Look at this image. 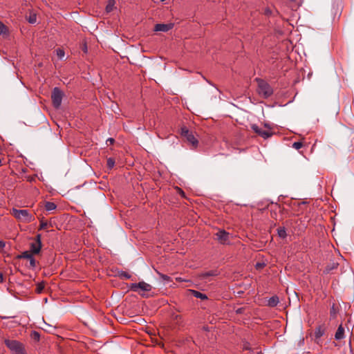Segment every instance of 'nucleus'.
Masks as SVG:
<instances>
[{
    "mask_svg": "<svg viewBox=\"0 0 354 354\" xmlns=\"http://www.w3.org/2000/svg\"><path fill=\"white\" fill-rule=\"evenodd\" d=\"M258 83L257 92L260 96L263 98H268L270 97L273 93V89L270 85L266 81L257 78Z\"/></svg>",
    "mask_w": 354,
    "mask_h": 354,
    "instance_id": "nucleus-1",
    "label": "nucleus"
},
{
    "mask_svg": "<svg viewBox=\"0 0 354 354\" xmlns=\"http://www.w3.org/2000/svg\"><path fill=\"white\" fill-rule=\"evenodd\" d=\"M12 215L18 220L23 222L30 223L35 220V217L28 209H17L13 208L12 210Z\"/></svg>",
    "mask_w": 354,
    "mask_h": 354,
    "instance_id": "nucleus-2",
    "label": "nucleus"
},
{
    "mask_svg": "<svg viewBox=\"0 0 354 354\" xmlns=\"http://www.w3.org/2000/svg\"><path fill=\"white\" fill-rule=\"evenodd\" d=\"M129 288L132 291L138 292L142 296H145L144 292L151 291L152 286L145 281H140L138 283H131Z\"/></svg>",
    "mask_w": 354,
    "mask_h": 354,
    "instance_id": "nucleus-3",
    "label": "nucleus"
},
{
    "mask_svg": "<svg viewBox=\"0 0 354 354\" xmlns=\"http://www.w3.org/2000/svg\"><path fill=\"white\" fill-rule=\"evenodd\" d=\"M181 136L185 137L187 141L192 145L193 148L198 146V141L194 136L192 131H190L187 127H183L181 128Z\"/></svg>",
    "mask_w": 354,
    "mask_h": 354,
    "instance_id": "nucleus-4",
    "label": "nucleus"
},
{
    "mask_svg": "<svg viewBox=\"0 0 354 354\" xmlns=\"http://www.w3.org/2000/svg\"><path fill=\"white\" fill-rule=\"evenodd\" d=\"M63 92L57 87H55L51 94L52 102L55 108L58 109L61 106Z\"/></svg>",
    "mask_w": 354,
    "mask_h": 354,
    "instance_id": "nucleus-5",
    "label": "nucleus"
},
{
    "mask_svg": "<svg viewBox=\"0 0 354 354\" xmlns=\"http://www.w3.org/2000/svg\"><path fill=\"white\" fill-rule=\"evenodd\" d=\"M216 239L223 245H227L230 243V234L229 232L224 230H219L216 234Z\"/></svg>",
    "mask_w": 354,
    "mask_h": 354,
    "instance_id": "nucleus-6",
    "label": "nucleus"
},
{
    "mask_svg": "<svg viewBox=\"0 0 354 354\" xmlns=\"http://www.w3.org/2000/svg\"><path fill=\"white\" fill-rule=\"evenodd\" d=\"M41 235L40 234H37L34 242L30 243V252L33 254H37L39 253L41 249Z\"/></svg>",
    "mask_w": 354,
    "mask_h": 354,
    "instance_id": "nucleus-7",
    "label": "nucleus"
},
{
    "mask_svg": "<svg viewBox=\"0 0 354 354\" xmlns=\"http://www.w3.org/2000/svg\"><path fill=\"white\" fill-rule=\"evenodd\" d=\"M5 344L13 354L17 353L24 346L23 344L17 340L6 339Z\"/></svg>",
    "mask_w": 354,
    "mask_h": 354,
    "instance_id": "nucleus-8",
    "label": "nucleus"
},
{
    "mask_svg": "<svg viewBox=\"0 0 354 354\" xmlns=\"http://www.w3.org/2000/svg\"><path fill=\"white\" fill-rule=\"evenodd\" d=\"M252 129L257 133L259 136L263 138H270L272 133L268 130H263L261 128H260L257 124H253L251 125Z\"/></svg>",
    "mask_w": 354,
    "mask_h": 354,
    "instance_id": "nucleus-9",
    "label": "nucleus"
},
{
    "mask_svg": "<svg viewBox=\"0 0 354 354\" xmlns=\"http://www.w3.org/2000/svg\"><path fill=\"white\" fill-rule=\"evenodd\" d=\"M174 27V24L171 23L169 24H157L155 25L153 30L156 32H167L169 30L172 29Z\"/></svg>",
    "mask_w": 354,
    "mask_h": 354,
    "instance_id": "nucleus-10",
    "label": "nucleus"
},
{
    "mask_svg": "<svg viewBox=\"0 0 354 354\" xmlns=\"http://www.w3.org/2000/svg\"><path fill=\"white\" fill-rule=\"evenodd\" d=\"M345 329L342 324H340L335 334V339L336 340H341L344 338Z\"/></svg>",
    "mask_w": 354,
    "mask_h": 354,
    "instance_id": "nucleus-11",
    "label": "nucleus"
},
{
    "mask_svg": "<svg viewBox=\"0 0 354 354\" xmlns=\"http://www.w3.org/2000/svg\"><path fill=\"white\" fill-rule=\"evenodd\" d=\"M325 331H326V328H325L324 325H320V326H317L315 328V333H314L315 339H319L320 337H322L324 335Z\"/></svg>",
    "mask_w": 354,
    "mask_h": 354,
    "instance_id": "nucleus-12",
    "label": "nucleus"
},
{
    "mask_svg": "<svg viewBox=\"0 0 354 354\" xmlns=\"http://www.w3.org/2000/svg\"><path fill=\"white\" fill-rule=\"evenodd\" d=\"M189 291L191 292L192 295L196 298L201 299L202 300L207 299V296L205 294H203L195 290H189Z\"/></svg>",
    "mask_w": 354,
    "mask_h": 354,
    "instance_id": "nucleus-13",
    "label": "nucleus"
},
{
    "mask_svg": "<svg viewBox=\"0 0 354 354\" xmlns=\"http://www.w3.org/2000/svg\"><path fill=\"white\" fill-rule=\"evenodd\" d=\"M279 301V297L277 296H274L268 299V305L270 307H274L278 304Z\"/></svg>",
    "mask_w": 354,
    "mask_h": 354,
    "instance_id": "nucleus-14",
    "label": "nucleus"
},
{
    "mask_svg": "<svg viewBox=\"0 0 354 354\" xmlns=\"http://www.w3.org/2000/svg\"><path fill=\"white\" fill-rule=\"evenodd\" d=\"M46 211H52L57 208V205L53 202L47 201L44 205Z\"/></svg>",
    "mask_w": 354,
    "mask_h": 354,
    "instance_id": "nucleus-15",
    "label": "nucleus"
},
{
    "mask_svg": "<svg viewBox=\"0 0 354 354\" xmlns=\"http://www.w3.org/2000/svg\"><path fill=\"white\" fill-rule=\"evenodd\" d=\"M277 234L281 239H285L287 236L286 228L284 227H279L277 228Z\"/></svg>",
    "mask_w": 354,
    "mask_h": 354,
    "instance_id": "nucleus-16",
    "label": "nucleus"
},
{
    "mask_svg": "<svg viewBox=\"0 0 354 354\" xmlns=\"http://www.w3.org/2000/svg\"><path fill=\"white\" fill-rule=\"evenodd\" d=\"M33 254H32L30 251H24L20 255L18 256L19 259H30L31 257H33Z\"/></svg>",
    "mask_w": 354,
    "mask_h": 354,
    "instance_id": "nucleus-17",
    "label": "nucleus"
},
{
    "mask_svg": "<svg viewBox=\"0 0 354 354\" xmlns=\"http://www.w3.org/2000/svg\"><path fill=\"white\" fill-rule=\"evenodd\" d=\"M351 145L349 146V151L354 153V131H351L349 135Z\"/></svg>",
    "mask_w": 354,
    "mask_h": 354,
    "instance_id": "nucleus-18",
    "label": "nucleus"
},
{
    "mask_svg": "<svg viewBox=\"0 0 354 354\" xmlns=\"http://www.w3.org/2000/svg\"><path fill=\"white\" fill-rule=\"evenodd\" d=\"M115 1V0H109L108 3L106 6V12H110L113 10Z\"/></svg>",
    "mask_w": 354,
    "mask_h": 354,
    "instance_id": "nucleus-19",
    "label": "nucleus"
},
{
    "mask_svg": "<svg viewBox=\"0 0 354 354\" xmlns=\"http://www.w3.org/2000/svg\"><path fill=\"white\" fill-rule=\"evenodd\" d=\"M217 274L216 272V271H213V270H211V271H208V272H203L201 274V277L203 279H206L209 277H212V276H216Z\"/></svg>",
    "mask_w": 354,
    "mask_h": 354,
    "instance_id": "nucleus-20",
    "label": "nucleus"
},
{
    "mask_svg": "<svg viewBox=\"0 0 354 354\" xmlns=\"http://www.w3.org/2000/svg\"><path fill=\"white\" fill-rule=\"evenodd\" d=\"M106 165L108 169H111L115 165V160L113 158H109L106 161Z\"/></svg>",
    "mask_w": 354,
    "mask_h": 354,
    "instance_id": "nucleus-21",
    "label": "nucleus"
},
{
    "mask_svg": "<svg viewBox=\"0 0 354 354\" xmlns=\"http://www.w3.org/2000/svg\"><path fill=\"white\" fill-rule=\"evenodd\" d=\"M7 33V27L0 21V35H6Z\"/></svg>",
    "mask_w": 354,
    "mask_h": 354,
    "instance_id": "nucleus-22",
    "label": "nucleus"
},
{
    "mask_svg": "<svg viewBox=\"0 0 354 354\" xmlns=\"http://www.w3.org/2000/svg\"><path fill=\"white\" fill-rule=\"evenodd\" d=\"M119 276L121 277V278H123V279H131V275L130 274H129L128 272H124V271H122L119 273Z\"/></svg>",
    "mask_w": 354,
    "mask_h": 354,
    "instance_id": "nucleus-23",
    "label": "nucleus"
},
{
    "mask_svg": "<svg viewBox=\"0 0 354 354\" xmlns=\"http://www.w3.org/2000/svg\"><path fill=\"white\" fill-rule=\"evenodd\" d=\"M48 225H49V224L47 221H45L43 219H41L40 221V225H39V230H41L46 229Z\"/></svg>",
    "mask_w": 354,
    "mask_h": 354,
    "instance_id": "nucleus-24",
    "label": "nucleus"
},
{
    "mask_svg": "<svg viewBox=\"0 0 354 354\" xmlns=\"http://www.w3.org/2000/svg\"><path fill=\"white\" fill-rule=\"evenodd\" d=\"M56 54L59 59H62L65 55L64 50L61 48H57L56 50Z\"/></svg>",
    "mask_w": 354,
    "mask_h": 354,
    "instance_id": "nucleus-25",
    "label": "nucleus"
},
{
    "mask_svg": "<svg viewBox=\"0 0 354 354\" xmlns=\"http://www.w3.org/2000/svg\"><path fill=\"white\" fill-rule=\"evenodd\" d=\"M330 316L332 317H335L336 316V314L337 313V308L335 307V304H333L331 308H330Z\"/></svg>",
    "mask_w": 354,
    "mask_h": 354,
    "instance_id": "nucleus-26",
    "label": "nucleus"
},
{
    "mask_svg": "<svg viewBox=\"0 0 354 354\" xmlns=\"http://www.w3.org/2000/svg\"><path fill=\"white\" fill-rule=\"evenodd\" d=\"M44 288V283H39L37 285L36 292L37 293H41L43 291Z\"/></svg>",
    "mask_w": 354,
    "mask_h": 354,
    "instance_id": "nucleus-27",
    "label": "nucleus"
},
{
    "mask_svg": "<svg viewBox=\"0 0 354 354\" xmlns=\"http://www.w3.org/2000/svg\"><path fill=\"white\" fill-rule=\"evenodd\" d=\"M303 147V143L301 142H295L292 144V147L295 149H299Z\"/></svg>",
    "mask_w": 354,
    "mask_h": 354,
    "instance_id": "nucleus-28",
    "label": "nucleus"
},
{
    "mask_svg": "<svg viewBox=\"0 0 354 354\" xmlns=\"http://www.w3.org/2000/svg\"><path fill=\"white\" fill-rule=\"evenodd\" d=\"M158 274H159L160 277L162 280H164V281H171V277L167 276V275H166V274H162V273H160V272H158Z\"/></svg>",
    "mask_w": 354,
    "mask_h": 354,
    "instance_id": "nucleus-29",
    "label": "nucleus"
},
{
    "mask_svg": "<svg viewBox=\"0 0 354 354\" xmlns=\"http://www.w3.org/2000/svg\"><path fill=\"white\" fill-rule=\"evenodd\" d=\"M37 21V17L35 15H30L28 18V21L30 24H35Z\"/></svg>",
    "mask_w": 354,
    "mask_h": 354,
    "instance_id": "nucleus-30",
    "label": "nucleus"
},
{
    "mask_svg": "<svg viewBox=\"0 0 354 354\" xmlns=\"http://www.w3.org/2000/svg\"><path fill=\"white\" fill-rule=\"evenodd\" d=\"M29 261H30V267L32 268H35V266H36V261H35V258L32 257H31L29 259Z\"/></svg>",
    "mask_w": 354,
    "mask_h": 354,
    "instance_id": "nucleus-31",
    "label": "nucleus"
},
{
    "mask_svg": "<svg viewBox=\"0 0 354 354\" xmlns=\"http://www.w3.org/2000/svg\"><path fill=\"white\" fill-rule=\"evenodd\" d=\"M15 354H27L24 346L22 347V348L19 349V351Z\"/></svg>",
    "mask_w": 354,
    "mask_h": 354,
    "instance_id": "nucleus-32",
    "label": "nucleus"
},
{
    "mask_svg": "<svg viewBox=\"0 0 354 354\" xmlns=\"http://www.w3.org/2000/svg\"><path fill=\"white\" fill-rule=\"evenodd\" d=\"M15 354H27L24 346L22 347V348L19 349V351Z\"/></svg>",
    "mask_w": 354,
    "mask_h": 354,
    "instance_id": "nucleus-33",
    "label": "nucleus"
},
{
    "mask_svg": "<svg viewBox=\"0 0 354 354\" xmlns=\"http://www.w3.org/2000/svg\"><path fill=\"white\" fill-rule=\"evenodd\" d=\"M265 266V263H257L256 264V268L257 269H261L262 268H263Z\"/></svg>",
    "mask_w": 354,
    "mask_h": 354,
    "instance_id": "nucleus-34",
    "label": "nucleus"
},
{
    "mask_svg": "<svg viewBox=\"0 0 354 354\" xmlns=\"http://www.w3.org/2000/svg\"><path fill=\"white\" fill-rule=\"evenodd\" d=\"M33 337L35 339H39V335L38 333L37 332H34L33 333Z\"/></svg>",
    "mask_w": 354,
    "mask_h": 354,
    "instance_id": "nucleus-35",
    "label": "nucleus"
},
{
    "mask_svg": "<svg viewBox=\"0 0 354 354\" xmlns=\"http://www.w3.org/2000/svg\"><path fill=\"white\" fill-rule=\"evenodd\" d=\"M271 12H271V10H270V8H266V9H265V14H266V15H270L271 14Z\"/></svg>",
    "mask_w": 354,
    "mask_h": 354,
    "instance_id": "nucleus-36",
    "label": "nucleus"
},
{
    "mask_svg": "<svg viewBox=\"0 0 354 354\" xmlns=\"http://www.w3.org/2000/svg\"><path fill=\"white\" fill-rule=\"evenodd\" d=\"M3 281H4L3 275L2 273H0V283L3 282Z\"/></svg>",
    "mask_w": 354,
    "mask_h": 354,
    "instance_id": "nucleus-37",
    "label": "nucleus"
},
{
    "mask_svg": "<svg viewBox=\"0 0 354 354\" xmlns=\"http://www.w3.org/2000/svg\"><path fill=\"white\" fill-rule=\"evenodd\" d=\"M5 246V243L3 241H0V248H3Z\"/></svg>",
    "mask_w": 354,
    "mask_h": 354,
    "instance_id": "nucleus-38",
    "label": "nucleus"
},
{
    "mask_svg": "<svg viewBox=\"0 0 354 354\" xmlns=\"http://www.w3.org/2000/svg\"><path fill=\"white\" fill-rule=\"evenodd\" d=\"M107 141H109L111 144L113 143L114 139L113 138H109Z\"/></svg>",
    "mask_w": 354,
    "mask_h": 354,
    "instance_id": "nucleus-39",
    "label": "nucleus"
},
{
    "mask_svg": "<svg viewBox=\"0 0 354 354\" xmlns=\"http://www.w3.org/2000/svg\"><path fill=\"white\" fill-rule=\"evenodd\" d=\"M83 50L86 53L87 52V47L86 45H84V48H83Z\"/></svg>",
    "mask_w": 354,
    "mask_h": 354,
    "instance_id": "nucleus-40",
    "label": "nucleus"
},
{
    "mask_svg": "<svg viewBox=\"0 0 354 354\" xmlns=\"http://www.w3.org/2000/svg\"><path fill=\"white\" fill-rule=\"evenodd\" d=\"M244 349H245V350H248H248H251V349L248 347V346H244Z\"/></svg>",
    "mask_w": 354,
    "mask_h": 354,
    "instance_id": "nucleus-41",
    "label": "nucleus"
},
{
    "mask_svg": "<svg viewBox=\"0 0 354 354\" xmlns=\"http://www.w3.org/2000/svg\"><path fill=\"white\" fill-rule=\"evenodd\" d=\"M176 280L178 281H184L181 278H176Z\"/></svg>",
    "mask_w": 354,
    "mask_h": 354,
    "instance_id": "nucleus-42",
    "label": "nucleus"
},
{
    "mask_svg": "<svg viewBox=\"0 0 354 354\" xmlns=\"http://www.w3.org/2000/svg\"><path fill=\"white\" fill-rule=\"evenodd\" d=\"M180 192L182 194L183 196H184V192H183L182 190H180Z\"/></svg>",
    "mask_w": 354,
    "mask_h": 354,
    "instance_id": "nucleus-43",
    "label": "nucleus"
},
{
    "mask_svg": "<svg viewBox=\"0 0 354 354\" xmlns=\"http://www.w3.org/2000/svg\"><path fill=\"white\" fill-rule=\"evenodd\" d=\"M2 165L1 160L0 159V167Z\"/></svg>",
    "mask_w": 354,
    "mask_h": 354,
    "instance_id": "nucleus-44",
    "label": "nucleus"
},
{
    "mask_svg": "<svg viewBox=\"0 0 354 354\" xmlns=\"http://www.w3.org/2000/svg\"><path fill=\"white\" fill-rule=\"evenodd\" d=\"M237 313H241V309H238Z\"/></svg>",
    "mask_w": 354,
    "mask_h": 354,
    "instance_id": "nucleus-45",
    "label": "nucleus"
}]
</instances>
